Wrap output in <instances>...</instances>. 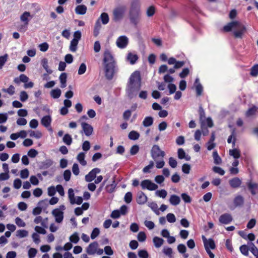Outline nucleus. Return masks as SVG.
Instances as JSON below:
<instances>
[{"label":"nucleus","mask_w":258,"mask_h":258,"mask_svg":"<svg viewBox=\"0 0 258 258\" xmlns=\"http://www.w3.org/2000/svg\"><path fill=\"white\" fill-rule=\"evenodd\" d=\"M140 3L139 0H135L131 5V14L132 15H140Z\"/></svg>","instance_id":"obj_9"},{"label":"nucleus","mask_w":258,"mask_h":258,"mask_svg":"<svg viewBox=\"0 0 258 258\" xmlns=\"http://www.w3.org/2000/svg\"><path fill=\"white\" fill-rule=\"evenodd\" d=\"M28 132L29 133V136L31 137L40 139L42 136V133L39 131L35 132L34 131L30 130Z\"/></svg>","instance_id":"obj_37"},{"label":"nucleus","mask_w":258,"mask_h":258,"mask_svg":"<svg viewBox=\"0 0 258 258\" xmlns=\"http://www.w3.org/2000/svg\"><path fill=\"white\" fill-rule=\"evenodd\" d=\"M213 157L214 159V162L215 164H220L222 163V159L219 156L218 152L215 151L213 153Z\"/></svg>","instance_id":"obj_35"},{"label":"nucleus","mask_w":258,"mask_h":258,"mask_svg":"<svg viewBox=\"0 0 258 258\" xmlns=\"http://www.w3.org/2000/svg\"><path fill=\"white\" fill-rule=\"evenodd\" d=\"M28 232L26 230H19L17 231V236L19 238H23L28 236Z\"/></svg>","instance_id":"obj_46"},{"label":"nucleus","mask_w":258,"mask_h":258,"mask_svg":"<svg viewBox=\"0 0 258 258\" xmlns=\"http://www.w3.org/2000/svg\"><path fill=\"white\" fill-rule=\"evenodd\" d=\"M78 41L76 39H73L71 41V44L70 46V49L72 52H75L77 49V45Z\"/></svg>","instance_id":"obj_39"},{"label":"nucleus","mask_w":258,"mask_h":258,"mask_svg":"<svg viewBox=\"0 0 258 258\" xmlns=\"http://www.w3.org/2000/svg\"><path fill=\"white\" fill-rule=\"evenodd\" d=\"M51 119L50 116L46 115L44 116L41 120V122L45 127H48L50 125Z\"/></svg>","instance_id":"obj_26"},{"label":"nucleus","mask_w":258,"mask_h":258,"mask_svg":"<svg viewBox=\"0 0 258 258\" xmlns=\"http://www.w3.org/2000/svg\"><path fill=\"white\" fill-rule=\"evenodd\" d=\"M81 126L83 131L86 136L88 137L92 135L93 131V128L90 124L82 122L81 123Z\"/></svg>","instance_id":"obj_12"},{"label":"nucleus","mask_w":258,"mask_h":258,"mask_svg":"<svg viewBox=\"0 0 258 258\" xmlns=\"http://www.w3.org/2000/svg\"><path fill=\"white\" fill-rule=\"evenodd\" d=\"M229 183L232 188H237L240 186L241 180L238 177H235L230 179Z\"/></svg>","instance_id":"obj_18"},{"label":"nucleus","mask_w":258,"mask_h":258,"mask_svg":"<svg viewBox=\"0 0 258 258\" xmlns=\"http://www.w3.org/2000/svg\"><path fill=\"white\" fill-rule=\"evenodd\" d=\"M190 166L188 164H183L182 166V171L185 174H188L190 172Z\"/></svg>","instance_id":"obj_62"},{"label":"nucleus","mask_w":258,"mask_h":258,"mask_svg":"<svg viewBox=\"0 0 258 258\" xmlns=\"http://www.w3.org/2000/svg\"><path fill=\"white\" fill-rule=\"evenodd\" d=\"M240 252L244 255H248V251L249 250V246L246 245H242L240 247Z\"/></svg>","instance_id":"obj_45"},{"label":"nucleus","mask_w":258,"mask_h":258,"mask_svg":"<svg viewBox=\"0 0 258 258\" xmlns=\"http://www.w3.org/2000/svg\"><path fill=\"white\" fill-rule=\"evenodd\" d=\"M139 256L141 258H148L149 254L146 250H140L138 252Z\"/></svg>","instance_id":"obj_55"},{"label":"nucleus","mask_w":258,"mask_h":258,"mask_svg":"<svg viewBox=\"0 0 258 258\" xmlns=\"http://www.w3.org/2000/svg\"><path fill=\"white\" fill-rule=\"evenodd\" d=\"M229 155L237 159L240 157V152L238 149H234L229 150Z\"/></svg>","instance_id":"obj_33"},{"label":"nucleus","mask_w":258,"mask_h":258,"mask_svg":"<svg viewBox=\"0 0 258 258\" xmlns=\"http://www.w3.org/2000/svg\"><path fill=\"white\" fill-rule=\"evenodd\" d=\"M52 214L54 216L57 223H61L63 219V212L58 209H55L52 211Z\"/></svg>","instance_id":"obj_11"},{"label":"nucleus","mask_w":258,"mask_h":258,"mask_svg":"<svg viewBox=\"0 0 258 258\" xmlns=\"http://www.w3.org/2000/svg\"><path fill=\"white\" fill-rule=\"evenodd\" d=\"M28 22V17H20V22L17 23L16 26L19 31L24 32L26 30Z\"/></svg>","instance_id":"obj_8"},{"label":"nucleus","mask_w":258,"mask_h":258,"mask_svg":"<svg viewBox=\"0 0 258 258\" xmlns=\"http://www.w3.org/2000/svg\"><path fill=\"white\" fill-rule=\"evenodd\" d=\"M138 239L140 242H143L145 241L146 239V235L144 232H140L137 236Z\"/></svg>","instance_id":"obj_57"},{"label":"nucleus","mask_w":258,"mask_h":258,"mask_svg":"<svg viewBox=\"0 0 258 258\" xmlns=\"http://www.w3.org/2000/svg\"><path fill=\"white\" fill-rule=\"evenodd\" d=\"M153 118L151 116L146 117L143 121V125L145 127H148L153 124Z\"/></svg>","instance_id":"obj_31"},{"label":"nucleus","mask_w":258,"mask_h":258,"mask_svg":"<svg viewBox=\"0 0 258 258\" xmlns=\"http://www.w3.org/2000/svg\"><path fill=\"white\" fill-rule=\"evenodd\" d=\"M167 220L170 223H174L176 221L175 215L172 213H169L166 216Z\"/></svg>","instance_id":"obj_53"},{"label":"nucleus","mask_w":258,"mask_h":258,"mask_svg":"<svg viewBox=\"0 0 258 258\" xmlns=\"http://www.w3.org/2000/svg\"><path fill=\"white\" fill-rule=\"evenodd\" d=\"M67 75L66 73H62L60 74L59 79L60 82V87L63 88L67 86Z\"/></svg>","instance_id":"obj_24"},{"label":"nucleus","mask_w":258,"mask_h":258,"mask_svg":"<svg viewBox=\"0 0 258 258\" xmlns=\"http://www.w3.org/2000/svg\"><path fill=\"white\" fill-rule=\"evenodd\" d=\"M126 11V8L125 6H118L114 9L113 14L114 16H121L124 15Z\"/></svg>","instance_id":"obj_17"},{"label":"nucleus","mask_w":258,"mask_h":258,"mask_svg":"<svg viewBox=\"0 0 258 258\" xmlns=\"http://www.w3.org/2000/svg\"><path fill=\"white\" fill-rule=\"evenodd\" d=\"M163 253L169 257L171 258L172 257V249L170 247H164L163 249Z\"/></svg>","instance_id":"obj_48"},{"label":"nucleus","mask_w":258,"mask_h":258,"mask_svg":"<svg viewBox=\"0 0 258 258\" xmlns=\"http://www.w3.org/2000/svg\"><path fill=\"white\" fill-rule=\"evenodd\" d=\"M223 30L225 32L233 31L235 38H241L246 31V28L239 22L232 21L225 25Z\"/></svg>","instance_id":"obj_2"},{"label":"nucleus","mask_w":258,"mask_h":258,"mask_svg":"<svg viewBox=\"0 0 258 258\" xmlns=\"http://www.w3.org/2000/svg\"><path fill=\"white\" fill-rule=\"evenodd\" d=\"M101 25L100 21V19H98L96 21L94 29V35L95 36H97L99 33V30L101 28Z\"/></svg>","instance_id":"obj_34"},{"label":"nucleus","mask_w":258,"mask_h":258,"mask_svg":"<svg viewBox=\"0 0 258 258\" xmlns=\"http://www.w3.org/2000/svg\"><path fill=\"white\" fill-rule=\"evenodd\" d=\"M100 172V169L95 168L92 169L88 174L85 176V180L87 182H91L96 177V174Z\"/></svg>","instance_id":"obj_10"},{"label":"nucleus","mask_w":258,"mask_h":258,"mask_svg":"<svg viewBox=\"0 0 258 258\" xmlns=\"http://www.w3.org/2000/svg\"><path fill=\"white\" fill-rule=\"evenodd\" d=\"M86 71V66L84 63H82L80 66V67L78 70V74L79 75H83L84 74Z\"/></svg>","instance_id":"obj_64"},{"label":"nucleus","mask_w":258,"mask_h":258,"mask_svg":"<svg viewBox=\"0 0 258 258\" xmlns=\"http://www.w3.org/2000/svg\"><path fill=\"white\" fill-rule=\"evenodd\" d=\"M9 58L8 54H5L3 56H0V69H2L5 63L7 61Z\"/></svg>","instance_id":"obj_41"},{"label":"nucleus","mask_w":258,"mask_h":258,"mask_svg":"<svg viewBox=\"0 0 258 258\" xmlns=\"http://www.w3.org/2000/svg\"><path fill=\"white\" fill-rule=\"evenodd\" d=\"M63 142L67 145H70L72 143V138L69 134H66L62 139Z\"/></svg>","instance_id":"obj_42"},{"label":"nucleus","mask_w":258,"mask_h":258,"mask_svg":"<svg viewBox=\"0 0 258 258\" xmlns=\"http://www.w3.org/2000/svg\"><path fill=\"white\" fill-rule=\"evenodd\" d=\"M116 187V184L115 183V179L113 178L112 183L106 186V189L107 192L112 193L114 191V189Z\"/></svg>","instance_id":"obj_40"},{"label":"nucleus","mask_w":258,"mask_h":258,"mask_svg":"<svg viewBox=\"0 0 258 258\" xmlns=\"http://www.w3.org/2000/svg\"><path fill=\"white\" fill-rule=\"evenodd\" d=\"M139 151V147L137 145H135L132 147L130 150V154L132 155H136Z\"/></svg>","instance_id":"obj_60"},{"label":"nucleus","mask_w":258,"mask_h":258,"mask_svg":"<svg viewBox=\"0 0 258 258\" xmlns=\"http://www.w3.org/2000/svg\"><path fill=\"white\" fill-rule=\"evenodd\" d=\"M85 154L83 152L80 153L77 157L78 161L83 166H85L87 164V162L85 160Z\"/></svg>","instance_id":"obj_29"},{"label":"nucleus","mask_w":258,"mask_h":258,"mask_svg":"<svg viewBox=\"0 0 258 258\" xmlns=\"http://www.w3.org/2000/svg\"><path fill=\"white\" fill-rule=\"evenodd\" d=\"M148 198L142 191H140L137 194V202L140 205L145 204L147 201Z\"/></svg>","instance_id":"obj_16"},{"label":"nucleus","mask_w":258,"mask_h":258,"mask_svg":"<svg viewBox=\"0 0 258 258\" xmlns=\"http://www.w3.org/2000/svg\"><path fill=\"white\" fill-rule=\"evenodd\" d=\"M15 87L13 85H10L7 89H3L2 90L4 92L8 93L10 95H13L15 93Z\"/></svg>","instance_id":"obj_49"},{"label":"nucleus","mask_w":258,"mask_h":258,"mask_svg":"<svg viewBox=\"0 0 258 258\" xmlns=\"http://www.w3.org/2000/svg\"><path fill=\"white\" fill-rule=\"evenodd\" d=\"M248 189L250 191L252 195H255L258 190V184L252 182H249L247 183Z\"/></svg>","instance_id":"obj_19"},{"label":"nucleus","mask_w":258,"mask_h":258,"mask_svg":"<svg viewBox=\"0 0 258 258\" xmlns=\"http://www.w3.org/2000/svg\"><path fill=\"white\" fill-rule=\"evenodd\" d=\"M155 8L151 6L148 8L147 10V15L148 16H152L155 13Z\"/></svg>","instance_id":"obj_56"},{"label":"nucleus","mask_w":258,"mask_h":258,"mask_svg":"<svg viewBox=\"0 0 258 258\" xmlns=\"http://www.w3.org/2000/svg\"><path fill=\"white\" fill-rule=\"evenodd\" d=\"M250 75L252 76H257L258 75V64H255L251 69Z\"/></svg>","instance_id":"obj_59"},{"label":"nucleus","mask_w":258,"mask_h":258,"mask_svg":"<svg viewBox=\"0 0 258 258\" xmlns=\"http://www.w3.org/2000/svg\"><path fill=\"white\" fill-rule=\"evenodd\" d=\"M40 8L39 6L37 4H32L30 8V12H25L21 16H31L30 13H31L32 15H34L36 12L40 11Z\"/></svg>","instance_id":"obj_15"},{"label":"nucleus","mask_w":258,"mask_h":258,"mask_svg":"<svg viewBox=\"0 0 258 258\" xmlns=\"http://www.w3.org/2000/svg\"><path fill=\"white\" fill-rule=\"evenodd\" d=\"M28 98V95L26 92L23 91L20 92V99L22 102H25Z\"/></svg>","instance_id":"obj_52"},{"label":"nucleus","mask_w":258,"mask_h":258,"mask_svg":"<svg viewBox=\"0 0 258 258\" xmlns=\"http://www.w3.org/2000/svg\"><path fill=\"white\" fill-rule=\"evenodd\" d=\"M141 74L139 71H136L131 75L126 87V92L130 98L133 97V93L135 91H138L141 89Z\"/></svg>","instance_id":"obj_1"},{"label":"nucleus","mask_w":258,"mask_h":258,"mask_svg":"<svg viewBox=\"0 0 258 258\" xmlns=\"http://www.w3.org/2000/svg\"><path fill=\"white\" fill-rule=\"evenodd\" d=\"M258 108L256 106H253L252 107L249 108L246 112V116H250L255 114V113L257 111Z\"/></svg>","instance_id":"obj_43"},{"label":"nucleus","mask_w":258,"mask_h":258,"mask_svg":"<svg viewBox=\"0 0 258 258\" xmlns=\"http://www.w3.org/2000/svg\"><path fill=\"white\" fill-rule=\"evenodd\" d=\"M140 137V134L137 132L135 131H131L128 134V138L130 140H136Z\"/></svg>","instance_id":"obj_38"},{"label":"nucleus","mask_w":258,"mask_h":258,"mask_svg":"<svg viewBox=\"0 0 258 258\" xmlns=\"http://www.w3.org/2000/svg\"><path fill=\"white\" fill-rule=\"evenodd\" d=\"M213 171L216 173H218L221 175H223L225 174V171L220 167L214 166L213 167Z\"/></svg>","instance_id":"obj_50"},{"label":"nucleus","mask_w":258,"mask_h":258,"mask_svg":"<svg viewBox=\"0 0 258 258\" xmlns=\"http://www.w3.org/2000/svg\"><path fill=\"white\" fill-rule=\"evenodd\" d=\"M41 63L43 68L45 70V71L48 74H51L52 73V71L49 69L48 65V60L47 58H43L41 60Z\"/></svg>","instance_id":"obj_28"},{"label":"nucleus","mask_w":258,"mask_h":258,"mask_svg":"<svg viewBox=\"0 0 258 258\" xmlns=\"http://www.w3.org/2000/svg\"><path fill=\"white\" fill-rule=\"evenodd\" d=\"M98 247V244L97 242L91 243L86 248V252L89 255L94 254Z\"/></svg>","instance_id":"obj_14"},{"label":"nucleus","mask_w":258,"mask_h":258,"mask_svg":"<svg viewBox=\"0 0 258 258\" xmlns=\"http://www.w3.org/2000/svg\"><path fill=\"white\" fill-rule=\"evenodd\" d=\"M233 203L235 207L241 206L243 205L244 199L241 196H237L234 199Z\"/></svg>","instance_id":"obj_22"},{"label":"nucleus","mask_w":258,"mask_h":258,"mask_svg":"<svg viewBox=\"0 0 258 258\" xmlns=\"http://www.w3.org/2000/svg\"><path fill=\"white\" fill-rule=\"evenodd\" d=\"M126 59L128 61H130L131 64H134L138 59V56L136 54H133L132 52H130L127 54Z\"/></svg>","instance_id":"obj_23"},{"label":"nucleus","mask_w":258,"mask_h":258,"mask_svg":"<svg viewBox=\"0 0 258 258\" xmlns=\"http://www.w3.org/2000/svg\"><path fill=\"white\" fill-rule=\"evenodd\" d=\"M128 39L125 36H119L116 40V44L117 46L121 49L124 48L128 44Z\"/></svg>","instance_id":"obj_7"},{"label":"nucleus","mask_w":258,"mask_h":258,"mask_svg":"<svg viewBox=\"0 0 258 258\" xmlns=\"http://www.w3.org/2000/svg\"><path fill=\"white\" fill-rule=\"evenodd\" d=\"M105 76L108 80L112 79L114 74L117 72L116 64H109L104 66Z\"/></svg>","instance_id":"obj_4"},{"label":"nucleus","mask_w":258,"mask_h":258,"mask_svg":"<svg viewBox=\"0 0 258 258\" xmlns=\"http://www.w3.org/2000/svg\"><path fill=\"white\" fill-rule=\"evenodd\" d=\"M141 186L142 189H147L149 190H156L158 188V186L157 184L149 179L143 180L141 183Z\"/></svg>","instance_id":"obj_5"},{"label":"nucleus","mask_w":258,"mask_h":258,"mask_svg":"<svg viewBox=\"0 0 258 258\" xmlns=\"http://www.w3.org/2000/svg\"><path fill=\"white\" fill-rule=\"evenodd\" d=\"M169 201L172 205L177 206L180 204V198L177 195H172L170 196Z\"/></svg>","instance_id":"obj_21"},{"label":"nucleus","mask_w":258,"mask_h":258,"mask_svg":"<svg viewBox=\"0 0 258 258\" xmlns=\"http://www.w3.org/2000/svg\"><path fill=\"white\" fill-rule=\"evenodd\" d=\"M153 241L155 246L157 248H159L163 245L164 240L161 238L156 236L154 237Z\"/></svg>","instance_id":"obj_27"},{"label":"nucleus","mask_w":258,"mask_h":258,"mask_svg":"<svg viewBox=\"0 0 258 258\" xmlns=\"http://www.w3.org/2000/svg\"><path fill=\"white\" fill-rule=\"evenodd\" d=\"M37 252L36 249L34 248H30L28 250V256L29 258H34Z\"/></svg>","instance_id":"obj_51"},{"label":"nucleus","mask_w":258,"mask_h":258,"mask_svg":"<svg viewBox=\"0 0 258 258\" xmlns=\"http://www.w3.org/2000/svg\"><path fill=\"white\" fill-rule=\"evenodd\" d=\"M232 220L233 219L232 216L230 214L227 213L221 215L219 219V222L221 224H228L230 223L232 221Z\"/></svg>","instance_id":"obj_13"},{"label":"nucleus","mask_w":258,"mask_h":258,"mask_svg":"<svg viewBox=\"0 0 258 258\" xmlns=\"http://www.w3.org/2000/svg\"><path fill=\"white\" fill-rule=\"evenodd\" d=\"M80 239L78 234L77 232H75L73 235L70 237V240L71 242L77 243Z\"/></svg>","instance_id":"obj_47"},{"label":"nucleus","mask_w":258,"mask_h":258,"mask_svg":"<svg viewBox=\"0 0 258 258\" xmlns=\"http://www.w3.org/2000/svg\"><path fill=\"white\" fill-rule=\"evenodd\" d=\"M124 201L127 203H130L132 201V194L131 192H127L124 197Z\"/></svg>","instance_id":"obj_54"},{"label":"nucleus","mask_w":258,"mask_h":258,"mask_svg":"<svg viewBox=\"0 0 258 258\" xmlns=\"http://www.w3.org/2000/svg\"><path fill=\"white\" fill-rule=\"evenodd\" d=\"M53 162L50 159H47L42 163V166L44 168H47L52 165Z\"/></svg>","instance_id":"obj_61"},{"label":"nucleus","mask_w":258,"mask_h":258,"mask_svg":"<svg viewBox=\"0 0 258 258\" xmlns=\"http://www.w3.org/2000/svg\"><path fill=\"white\" fill-rule=\"evenodd\" d=\"M103 63L104 66L116 64V62L114 59L113 55L108 50H105L104 52Z\"/></svg>","instance_id":"obj_6"},{"label":"nucleus","mask_w":258,"mask_h":258,"mask_svg":"<svg viewBox=\"0 0 258 258\" xmlns=\"http://www.w3.org/2000/svg\"><path fill=\"white\" fill-rule=\"evenodd\" d=\"M155 195L162 199H165L167 196V192L165 189L157 190L155 192Z\"/></svg>","instance_id":"obj_36"},{"label":"nucleus","mask_w":258,"mask_h":258,"mask_svg":"<svg viewBox=\"0 0 258 258\" xmlns=\"http://www.w3.org/2000/svg\"><path fill=\"white\" fill-rule=\"evenodd\" d=\"M68 197L70 202V203L72 205H74L75 204V194L74 192V190L73 188H69L68 190Z\"/></svg>","instance_id":"obj_32"},{"label":"nucleus","mask_w":258,"mask_h":258,"mask_svg":"<svg viewBox=\"0 0 258 258\" xmlns=\"http://www.w3.org/2000/svg\"><path fill=\"white\" fill-rule=\"evenodd\" d=\"M155 161L156 162V166L158 169L162 168L165 165V162L163 160V158L158 159Z\"/></svg>","instance_id":"obj_58"},{"label":"nucleus","mask_w":258,"mask_h":258,"mask_svg":"<svg viewBox=\"0 0 258 258\" xmlns=\"http://www.w3.org/2000/svg\"><path fill=\"white\" fill-rule=\"evenodd\" d=\"M100 233V230L98 228H95L91 234V238L92 239H95Z\"/></svg>","instance_id":"obj_63"},{"label":"nucleus","mask_w":258,"mask_h":258,"mask_svg":"<svg viewBox=\"0 0 258 258\" xmlns=\"http://www.w3.org/2000/svg\"><path fill=\"white\" fill-rule=\"evenodd\" d=\"M249 250L255 256L258 255V249L253 243H249Z\"/></svg>","instance_id":"obj_44"},{"label":"nucleus","mask_w":258,"mask_h":258,"mask_svg":"<svg viewBox=\"0 0 258 258\" xmlns=\"http://www.w3.org/2000/svg\"><path fill=\"white\" fill-rule=\"evenodd\" d=\"M204 246L205 249H214L215 248V244L214 241L210 238L204 240Z\"/></svg>","instance_id":"obj_20"},{"label":"nucleus","mask_w":258,"mask_h":258,"mask_svg":"<svg viewBox=\"0 0 258 258\" xmlns=\"http://www.w3.org/2000/svg\"><path fill=\"white\" fill-rule=\"evenodd\" d=\"M87 7L83 5L78 6L76 9L75 11L78 15H84L86 13Z\"/></svg>","instance_id":"obj_25"},{"label":"nucleus","mask_w":258,"mask_h":258,"mask_svg":"<svg viewBox=\"0 0 258 258\" xmlns=\"http://www.w3.org/2000/svg\"><path fill=\"white\" fill-rule=\"evenodd\" d=\"M61 93V91L60 89L56 88L51 91L50 95L53 98L57 99L60 96Z\"/></svg>","instance_id":"obj_30"},{"label":"nucleus","mask_w":258,"mask_h":258,"mask_svg":"<svg viewBox=\"0 0 258 258\" xmlns=\"http://www.w3.org/2000/svg\"><path fill=\"white\" fill-rule=\"evenodd\" d=\"M151 154L154 161L162 159L165 155L163 151L161 150L159 146L157 145H154L151 150Z\"/></svg>","instance_id":"obj_3"}]
</instances>
